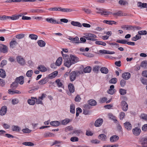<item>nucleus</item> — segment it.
<instances>
[{"mask_svg": "<svg viewBox=\"0 0 147 147\" xmlns=\"http://www.w3.org/2000/svg\"><path fill=\"white\" fill-rule=\"evenodd\" d=\"M63 52L61 51L63 56L65 57L63 58L64 65L68 68H69L72 65L75 64L78 61V58L76 56L70 55V57H68L67 55L63 54Z\"/></svg>", "mask_w": 147, "mask_h": 147, "instance_id": "obj_1", "label": "nucleus"}, {"mask_svg": "<svg viewBox=\"0 0 147 147\" xmlns=\"http://www.w3.org/2000/svg\"><path fill=\"white\" fill-rule=\"evenodd\" d=\"M82 72L76 70L74 71H72L69 74V79L71 82L74 81L76 79V78L79 75L81 74Z\"/></svg>", "mask_w": 147, "mask_h": 147, "instance_id": "obj_2", "label": "nucleus"}, {"mask_svg": "<svg viewBox=\"0 0 147 147\" xmlns=\"http://www.w3.org/2000/svg\"><path fill=\"white\" fill-rule=\"evenodd\" d=\"M85 36V37L87 40L92 41H96L97 40L95 39L97 38V36L94 34L88 33L86 34Z\"/></svg>", "mask_w": 147, "mask_h": 147, "instance_id": "obj_3", "label": "nucleus"}, {"mask_svg": "<svg viewBox=\"0 0 147 147\" xmlns=\"http://www.w3.org/2000/svg\"><path fill=\"white\" fill-rule=\"evenodd\" d=\"M53 11H59L63 12H71L73 10L71 9L63 8L60 7H53Z\"/></svg>", "mask_w": 147, "mask_h": 147, "instance_id": "obj_4", "label": "nucleus"}, {"mask_svg": "<svg viewBox=\"0 0 147 147\" xmlns=\"http://www.w3.org/2000/svg\"><path fill=\"white\" fill-rule=\"evenodd\" d=\"M16 60L21 65H24L25 63L24 59L21 56H18L17 57Z\"/></svg>", "mask_w": 147, "mask_h": 147, "instance_id": "obj_5", "label": "nucleus"}, {"mask_svg": "<svg viewBox=\"0 0 147 147\" xmlns=\"http://www.w3.org/2000/svg\"><path fill=\"white\" fill-rule=\"evenodd\" d=\"M68 39L71 40V42L75 43H79L80 42L79 40V38L77 36H75L74 38L72 37L71 36H69Z\"/></svg>", "mask_w": 147, "mask_h": 147, "instance_id": "obj_6", "label": "nucleus"}, {"mask_svg": "<svg viewBox=\"0 0 147 147\" xmlns=\"http://www.w3.org/2000/svg\"><path fill=\"white\" fill-rule=\"evenodd\" d=\"M103 122V120L102 118H99L97 119L96 121L94 123V125L96 127H99L101 126Z\"/></svg>", "mask_w": 147, "mask_h": 147, "instance_id": "obj_7", "label": "nucleus"}, {"mask_svg": "<svg viewBox=\"0 0 147 147\" xmlns=\"http://www.w3.org/2000/svg\"><path fill=\"white\" fill-rule=\"evenodd\" d=\"M121 107L122 110L124 111H126L128 109V105L127 102L124 101H122L121 102Z\"/></svg>", "mask_w": 147, "mask_h": 147, "instance_id": "obj_8", "label": "nucleus"}, {"mask_svg": "<svg viewBox=\"0 0 147 147\" xmlns=\"http://www.w3.org/2000/svg\"><path fill=\"white\" fill-rule=\"evenodd\" d=\"M24 78L23 76H21L17 78L15 80L18 84L19 83L20 84L22 85L24 83Z\"/></svg>", "mask_w": 147, "mask_h": 147, "instance_id": "obj_9", "label": "nucleus"}, {"mask_svg": "<svg viewBox=\"0 0 147 147\" xmlns=\"http://www.w3.org/2000/svg\"><path fill=\"white\" fill-rule=\"evenodd\" d=\"M7 111L6 106H4L1 107L0 110V115L1 116H3L5 114Z\"/></svg>", "mask_w": 147, "mask_h": 147, "instance_id": "obj_10", "label": "nucleus"}, {"mask_svg": "<svg viewBox=\"0 0 147 147\" xmlns=\"http://www.w3.org/2000/svg\"><path fill=\"white\" fill-rule=\"evenodd\" d=\"M132 132L135 136H138L140 134L141 132V129L138 127H135L133 129Z\"/></svg>", "mask_w": 147, "mask_h": 147, "instance_id": "obj_11", "label": "nucleus"}, {"mask_svg": "<svg viewBox=\"0 0 147 147\" xmlns=\"http://www.w3.org/2000/svg\"><path fill=\"white\" fill-rule=\"evenodd\" d=\"M131 75L129 72H125L123 73L122 75V78L125 80H128L130 77Z\"/></svg>", "mask_w": 147, "mask_h": 147, "instance_id": "obj_12", "label": "nucleus"}, {"mask_svg": "<svg viewBox=\"0 0 147 147\" xmlns=\"http://www.w3.org/2000/svg\"><path fill=\"white\" fill-rule=\"evenodd\" d=\"M49 81L48 78L46 77L38 82V84L40 85H43L47 83Z\"/></svg>", "mask_w": 147, "mask_h": 147, "instance_id": "obj_13", "label": "nucleus"}, {"mask_svg": "<svg viewBox=\"0 0 147 147\" xmlns=\"http://www.w3.org/2000/svg\"><path fill=\"white\" fill-rule=\"evenodd\" d=\"M141 144L143 145V147H147V137L142 138L140 140Z\"/></svg>", "mask_w": 147, "mask_h": 147, "instance_id": "obj_14", "label": "nucleus"}, {"mask_svg": "<svg viewBox=\"0 0 147 147\" xmlns=\"http://www.w3.org/2000/svg\"><path fill=\"white\" fill-rule=\"evenodd\" d=\"M119 137L117 135H115L111 136L110 138V141L111 142H117L119 139Z\"/></svg>", "mask_w": 147, "mask_h": 147, "instance_id": "obj_15", "label": "nucleus"}, {"mask_svg": "<svg viewBox=\"0 0 147 147\" xmlns=\"http://www.w3.org/2000/svg\"><path fill=\"white\" fill-rule=\"evenodd\" d=\"M0 51L3 53L8 52V48L6 46L3 45L0 47Z\"/></svg>", "mask_w": 147, "mask_h": 147, "instance_id": "obj_16", "label": "nucleus"}, {"mask_svg": "<svg viewBox=\"0 0 147 147\" xmlns=\"http://www.w3.org/2000/svg\"><path fill=\"white\" fill-rule=\"evenodd\" d=\"M125 128L128 130H130L132 129V125L131 124L128 122H126L124 123Z\"/></svg>", "mask_w": 147, "mask_h": 147, "instance_id": "obj_17", "label": "nucleus"}, {"mask_svg": "<svg viewBox=\"0 0 147 147\" xmlns=\"http://www.w3.org/2000/svg\"><path fill=\"white\" fill-rule=\"evenodd\" d=\"M58 74V71H55L49 74L47 77L48 78V79H52L55 78L57 75Z\"/></svg>", "mask_w": 147, "mask_h": 147, "instance_id": "obj_18", "label": "nucleus"}, {"mask_svg": "<svg viewBox=\"0 0 147 147\" xmlns=\"http://www.w3.org/2000/svg\"><path fill=\"white\" fill-rule=\"evenodd\" d=\"M68 88L71 93H73L75 90L74 86L72 84L69 83L68 85Z\"/></svg>", "mask_w": 147, "mask_h": 147, "instance_id": "obj_19", "label": "nucleus"}, {"mask_svg": "<svg viewBox=\"0 0 147 147\" xmlns=\"http://www.w3.org/2000/svg\"><path fill=\"white\" fill-rule=\"evenodd\" d=\"M31 99H29L28 100V103L30 105H34L35 103V101L34 99L36 98L34 97H31Z\"/></svg>", "mask_w": 147, "mask_h": 147, "instance_id": "obj_20", "label": "nucleus"}, {"mask_svg": "<svg viewBox=\"0 0 147 147\" xmlns=\"http://www.w3.org/2000/svg\"><path fill=\"white\" fill-rule=\"evenodd\" d=\"M37 69L39 70L42 72L46 71L47 70L46 68L44 65H39Z\"/></svg>", "mask_w": 147, "mask_h": 147, "instance_id": "obj_21", "label": "nucleus"}, {"mask_svg": "<svg viewBox=\"0 0 147 147\" xmlns=\"http://www.w3.org/2000/svg\"><path fill=\"white\" fill-rule=\"evenodd\" d=\"M113 14L114 16H115L116 15H117L118 16H126L127 15V13H123L121 11H119L116 13H113Z\"/></svg>", "mask_w": 147, "mask_h": 147, "instance_id": "obj_22", "label": "nucleus"}, {"mask_svg": "<svg viewBox=\"0 0 147 147\" xmlns=\"http://www.w3.org/2000/svg\"><path fill=\"white\" fill-rule=\"evenodd\" d=\"M23 14L22 13H21L18 15H13L11 16V20H15L18 19L19 17H22Z\"/></svg>", "mask_w": 147, "mask_h": 147, "instance_id": "obj_23", "label": "nucleus"}, {"mask_svg": "<svg viewBox=\"0 0 147 147\" xmlns=\"http://www.w3.org/2000/svg\"><path fill=\"white\" fill-rule=\"evenodd\" d=\"M11 20V16L5 15L0 16V20Z\"/></svg>", "mask_w": 147, "mask_h": 147, "instance_id": "obj_24", "label": "nucleus"}, {"mask_svg": "<svg viewBox=\"0 0 147 147\" xmlns=\"http://www.w3.org/2000/svg\"><path fill=\"white\" fill-rule=\"evenodd\" d=\"M71 23L72 25L74 26H78L80 27H82V25L80 22H78L72 21L71 22Z\"/></svg>", "mask_w": 147, "mask_h": 147, "instance_id": "obj_25", "label": "nucleus"}, {"mask_svg": "<svg viewBox=\"0 0 147 147\" xmlns=\"http://www.w3.org/2000/svg\"><path fill=\"white\" fill-rule=\"evenodd\" d=\"M11 130L13 131H19L20 130V128L17 125H13L11 127Z\"/></svg>", "mask_w": 147, "mask_h": 147, "instance_id": "obj_26", "label": "nucleus"}, {"mask_svg": "<svg viewBox=\"0 0 147 147\" xmlns=\"http://www.w3.org/2000/svg\"><path fill=\"white\" fill-rule=\"evenodd\" d=\"M98 138L103 141H105L107 139L106 136L104 134H100L98 136Z\"/></svg>", "mask_w": 147, "mask_h": 147, "instance_id": "obj_27", "label": "nucleus"}, {"mask_svg": "<svg viewBox=\"0 0 147 147\" xmlns=\"http://www.w3.org/2000/svg\"><path fill=\"white\" fill-rule=\"evenodd\" d=\"M104 23H106L110 25H112L113 24H116L117 22L114 21L105 20L103 21Z\"/></svg>", "mask_w": 147, "mask_h": 147, "instance_id": "obj_28", "label": "nucleus"}, {"mask_svg": "<svg viewBox=\"0 0 147 147\" xmlns=\"http://www.w3.org/2000/svg\"><path fill=\"white\" fill-rule=\"evenodd\" d=\"M88 104L91 106H94L96 105V102L94 99H90L88 101Z\"/></svg>", "mask_w": 147, "mask_h": 147, "instance_id": "obj_29", "label": "nucleus"}, {"mask_svg": "<svg viewBox=\"0 0 147 147\" xmlns=\"http://www.w3.org/2000/svg\"><path fill=\"white\" fill-rule=\"evenodd\" d=\"M140 66L144 69L147 68V61L145 60L142 62L140 64Z\"/></svg>", "mask_w": 147, "mask_h": 147, "instance_id": "obj_30", "label": "nucleus"}, {"mask_svg": "<svg viewBox=\"0 0 147 147\" xmlns=\"http://www.w3.org/2000/svg\"><path fill=\"white\" fill-rule=\"evenodd\" d=\"M8 93L11 94H20L21 92L19 91L16 90L9 89L8 90Z\"/></svg>", "mask_w": 147, "mask_h": 147, "instance_id": "obj_31", "label": "nucleus"}, {"mask_svg": "<svg viewBox=\"0 0 147 147\" xmlns=\"http://www.w3.org/2000/svg\"><path fill=\"white\" fill-rule=\"evenodd\" d=\"M37 43L38 45L41 47H45L46 44L45 42L42 40H38L37 41Z\"/></svg>", "mask_w": 147, "mask_h": 147, "instance_id": "obj_32", "label": "nucleus"}, {"mask_svg": "<svg viewBox=\"0 0 147 147\" xmlns=\"http://www.w3.org/2000/svg\"><path fill=\"white\" fill-rule=\"evenodd\" d=\"M6 76L5 71L2 69H0V76L2 78H5Z\"/></svg>", "mask_w": 147, "mask_h": 147, "instance_id": "obj_33", "label": "nucleus"}, {"mask_svg": "<svg viewBox=\"0 0 147 147\" xmlns=\"http://www.w3.org/2000/svg\"><path fill=\"white\" fill-rule=\"evenodd\" d=\"M55 82L59 87L64 88V86L62 83L61 82L60 80L59 79L56 80L55 81Z\"/></svg>", "mask_w": 147, "mask_h": 147, "instance_id": "obj_34", "label": "nucleus"}, {"mask_svg": "<svg viewBox=\"0 0 147 147\" xmlns=\"http://www.w3.org/2000/svg\"><path fill=\"white\" fill-rule=\"evenodd\" d=\"M50 124L53 126L57 127L59 125L60 122L59 121H52L50 122Z\"/></svg>", "mask_w": 147, "mask_h": 147, "instance_id": "obj_35", "label": "nucleus"}, {"mask_svg": "<svg viewBox=\"0 0 147 147\" xmlns=\"http://www.w3.org/2000/svg\"><path fill=\"white\" fill-rule=\"evenodd\" d=\"M100 71L101 73L105 74H107L109 71L108 69L105 67H101L100 69Z\"/></svg>", "mask_w": 147, "mask_h": 147, "instance_id": "obj_36", "label": "nucleus"}, {"mask_svg": "<svg viewBox=\"0 0 147 147\" xmlns=\"http://www.w3.org/2000/svg\"><path fill=\"white\" fill-rule=\"evenodd\" d=\"M18 44V43L16 40H12L9 43L10 46L11 48H13L16 45Z\"/></svg>", "mask_w": 147, "mask_h": 147, "instance_id": "obj_37", "label": "nucleus"}, {"mask_svg": "<svg viewBox=\"0 0 147 147\" xmlns=\"http://www.w3.org/2000/svg\"><path fill=\"white\" fill-rule=\"evenodd\" d=\"M62 61V59L61 57H59L55 62L56 65L58 66H60L61 64Z\"/></svg>", "mask_w": 147, "mask_h": 147, "instance_id": "obj_38", "label": "nucleus"}, {"mask_svg": "<svg viewBox=\"0 0 147 147\" xmlns=\"http://www.w3.org/2000/svg\"><path fill=\"white\" fill-rule=\"evenodd\" d=\"M138 7H141L147 8V4L146 3H142L140 2H138Z\"/></svg>", "mask_w": 147, "mask_h": 147, "instance_id": "obj_39", "label": "nucleus"}, {"mask_svg": "<svg viewBox=\"0 0 147 147\" xmlns=\"http://www.w3.org/2000/svg\"><path fill=\"white\" fill-rule=\"evenodd\" d=\"M70 121L69 119L66 118L62 120L61 121V123L63 125H65L68 123L70 122Z\"/></svg>", "mask_w": 147, "mask_h": 147, "instance_id": "obj_40", "label": "nucleus"}, {"mask_svg": "<svg viewBox=\"0 0 147 147\" xmlns=\"http://www.w3.org/2000/svg\"><path fill=\"white\" fill-rule=\"evenodd\" d=\"M30 11L32 13H42L44 12V11L42 10L38 9H32Z\"/></svg>", "mask_w": 147, "mask_h": 147, "instance_id": "obj_41", "label": "nucleus"}, {"mask_svg": "<svg viewBox=\"0 0 147 147\" xmlns=\"http://www.w3.org/2000/svg\"><path fill=\"white\" fill-rule=\"evenodd\" d=\"M75 107L74 104H71L70 106V112L71 113L74 114L75 113Z\"/></svg>", "mask_w": 147, "mask_h": 147, "instance_id": "obj_42", "label": "nucleus"}, {"mask_svg": "<svg viewBox=\"0 0 147 147\" xmlns=\"http://www.w3.org/2000/svg\"><path fill=\"white\" fill-rule=\"evenodd\" d=\"M33 73V71L32 70H28L26 73V76L28 77H31L32 76Z\"/></svg>", "mask_w": 147, "mask_h": 147, "instance_id": "obj_43", "label": "nucleus"}, {"mask_svg": "<svg viewBox=\"0 0 147 147\" xmlns=\"http://www.w3.org/2000/svg\"><path fill=\"white\" fill-rule=\"evenodd\" d=\"M91 67L90 66L87 67L84 69V72L85 73H90L91 71Z\"/></svg>", "mask_w": 147, "mask_h": 147, "instance_id": "obj_44", "label": "nucleus"}, {"mask_svg": "<svg viewBox=\"0 0 147 147\" xmlns=\"http://www.w3.org/2000/svg\"><path fill=\"white\" fill-rule=\"evenodd\" d=\"M18 85V83L15 80V81L12 83L11 87L12 88L15 89L17 87Z\"/></svg>", "mask_w": 147, "mask_h": 147, "instance_id": "obj_45", "label": "nucleus"}, {"mask_svg": "<svg viewBox=\"0 0 147 147\" xmlns=\"http://www.w3.org/2000/svg\"><path fill=\"white\" fill-rule=\"evenodd\" d=\"M126 30H134V26H133L127 25Z\"/></svg>", "mask_w": 147, "mask_h": 147, "instance_id": "obj_46", "label": "nucleus"}, {"mask_svg": "<svg viewBox=\"0 0 147 147\" xmlns=\"http://www.w3.org/2000/svg\"><path fill=\"white\" fill-rule=\"evenodd\" d=\"M141 38V36L138 35H136L135 36L131 38V40L133 41H136L140 39Z\"/></svg>", "mask_w": 147, "mask_h": 147, "instance_id": "obj_47", "label": "nucleus"}, {"mask_svg": "<svg viewBox=\"0 0 147 147\" xmlns=\"http://www.w3.org/2000/svg\"><path fill=\"white\" fill-rule=\"evenodd\" d=\"M29 37L32 40H36L38 38L37 36L34 34H30Z\"/></svg>", "mask_w": 147, "mask_h": 147, "instance_id": "obj_48", "label": "nucleus"}, {"mask_svg": "<svg viewBox=\"0 0 147 147\" xmlns=\"http://www.w3.org/2000/svg\"><path fill=\"white\" fill-rule=\"evenodd\" d=\"M111 13V12H109L108 11H106L104 10H103L102 13H101V15L106 16H108Z\"/></svg>", "mask_w": 147, "mask_h": 147, "instance_id": "obj_49", "label": "nucleus"}, {"mask_svg": "<svg viewBox=\"0 0 147 147\" xmlns=\"http://www.w3.org/2000/svg\"><path fill=\"white\" fill-rule=\"evenodd\" d=\"M22 131L24 133L26 134H29L31 132V130L27 128L22 129Z\"/></svg>", "mask_w": 147, "mask_h": 147, "instance_id": "obj_50", "label": "nucleus"}, {"mask_svg": "<svg viewBox=\"0 0 147 147\" xmlns=\"http://www.w3.org/2000/svg\"><path fill=\"white\" fill-rule=\"evenodd\" d=\"M140 117L145 121H147V115L145 114H142L140 116Z\"/></svg>", "mask_w": 147, "mask_h": 147, "instance_id": "obj_51", "label": "nucleus"}, {"mask_svg": "<svg viewBox=\"0 0 147 147\" xmlns=\"http://www.w3.org/2000/svg\"><path fill=\"white\" fill-rule=\"evenodd\" d=\"M119 92L121 95H124L126 94V90L124 89L121 88L119 89Z\"/></svg>", "mask_w": 147, "mask_h": 147, "instance_id": "obj_52", "label": "nucleus"}, {"mask_svg": "<svg viewBox=\"0 0 147 147\" xmlns=\"http://www.w3.org/2000/svg\"><path fill=\"white\" fill-rule=\"evenodd\" d=\"M108 116L110 119L113 120L114 121H117V120L116 119V117L114 116L111 113H109Z\"/></svg>", "mask_w": 147, "mask_h": 147, "instance_id": "obj_53", "label": "nucleus"}, {"mask_svg": "<svg viewBox=\"0 0 147 147\" xmlns=\"http://www.w3.org/2000/svg\"><path fill=\"white\" fill-rule=\"evenodd\" d=\"M95 43L96 45H100L103 46H105L106 45V43L101 41H96Z\"/></svg>", "mask_w": 147, "mask_h": 147, "instance_id": "obj_54", "label": "nucleus"}, {"mask_svg": "<svg viewBox=\"0 0 147 147\" xmlns=\"http://www.w3.org/2000/svg\"><path fill=\"white\" fill-rule=\"evenodd\" d=\"M25 36V34H19L16 36V38L18 39H20L23 38Z\"/></svg>", "mask_w": 147, "mask_h": 147, "instance_id": "obj_55", "label": "nucleus"}, {"mask_svg": "<svg viewBox=\"0 0 147 147\" xmlns=\"http://www.w3.org/2000/svg\"><path fill=\"white\" fill-rule=\"evenodd\" d=\"M7 63V61L6 60H2L0 63V67H3L4 66L6 65Z\"/></svg>", "mask_w": 147, "mask_h": 147, "instance_id": "obj_56", "label": "nucleus"}, {"mask_svg": "<svg viewBox=\"0 0 147 147\" xmlns=\"http://www.w3.org/2000/svg\"><path fill=\"white\" fill-rule=\"evenodd\" d=\"M22 144L25 146H33L34 145L33 143L30 142H24L22 143Z\"/></svg>", "mask_w": 147, "mask_h": 147, "instance_id": "obj_57", "label": "nucleus"}, {"mask_svg": "<svg viewBox=\"0 0 147 147\" xmlns=\"http://www.w3.org/2000/svg\"><path fill=\"white\" fill-rule=\"evenodd\" d=\"M126 83V81L123 79H122L121 80L120 84L122 87H124Z\"/></svg>", "mask_w": 147, "mask_h": 147, "instance_id": "obj_58", "label": "nucleus"}, {"mask_svg": "<svg viewBox=\"0 0 147 147\" xmlns=\"http://www.w3.org/2000/svg\"><path fill=\"white\" fill-rule=\"evenodd\" d=\"M117 82V79L116 78H112L109 81V82L111 84H115Z\"/></svg>", "mask_w": 147, "mask_h": 147, "instance_id": "obj_59", "label": "nucleus"}, {"mask_svg": "<svg viewBox=\"0 0 147 147\" xmlns=\"http://www.w3.org/2000/svg\"><path fill=\"white\" fill-rule=\"evenodd\" d=\"M107 100V98L105 97H103L100 98L99 100L100 103H103Z\"/></svg>", "mask_w": 147, "mask_h": 147, "instance_id": "obj_60", "label": "nucleus"}, {"mask_svg": "<svg viewBox=\"0 0 147 147\" xmlns=\"http://www.w3.org/2000/svg\"><path fill=\"white\" fill-rule=\"evenodd\" d=\"M120 118L121 120H122L125 116V113L123 112H121L119 113Z\"/></svg>", "mask_w": 147, "mask_h": 147, "instance_id": "obj_61", "label": "nucleus"}, {"mask_svg": "<svg viewBox=\"0 0 147 147\" xmlns=\"http://www.w3.org/2000/svg\"><path fill=\"white\" fill-rule=\"evenodd\" d=\"M147 33V32L146 30H140L138 32V34L141 35H146Z\"/></svg>", "mask_w": 147, "mask_h": 147, "instance_id": "obj_62", "label": "nucleus"}, {"mask_svg": "<svg viewBox=\"0 0 147 147\" xmlns=\"http://www.w3.org/2000/svg\"><path fill=\"white\" fill-rule=\"evenodd\" d=\"M78 140V138L76 137H73L70 138V140L72 142H77Z\"/></svg>", "mask_w": 147, "mask_h": 147, "instance_id": "obj_63", "label": "nucleus"}, {"mask_svg": "<svg viewBox=\"0 0 147 147\" xmlns=\"http://www.w3.org/2000/svg\"><path fill=\"white\" fill-rule=\"evenodd\" d=\"M82 132V131L80 130H77L74 131H73V133L76 134L77 136H79L80 134Z\"/></svg>", "mask_w": 147, "mask_h": 147, "instance_id": "obj_64", "label": "nucleus"}]
</instances>
